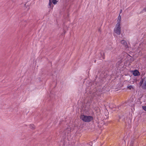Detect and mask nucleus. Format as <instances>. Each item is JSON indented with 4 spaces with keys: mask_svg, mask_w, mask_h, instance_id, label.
I'll use <instances>...</instances> for the list:
<instances>
[{
    "mask_svg": "<svg viewBox=\"0 0 146 146\" xmlns=\"http://www.w3.org/2000/svg\"><path fill=\"white\" fill-rule=\"evenodd\" d=\"M121 17H119L117 20V23L114 29V32L118 35H120L121 33Z\"/></svg>",
    "mask_w": 146,
    "mask_h": 146,
    "instance_id": "1",
    "label": "nucleus"
},
{
    "mask_svg": "<svg viewBox=\"0 0 146 146\" xmlns=\"http://www.w3.org/2000/svg\"><path fill=\"white\" fill-rule=\"evenodd\" d=\"M81 119L83 121L86 122H89L93 119V117L90 116L82 115L80 117Z\"/></svg>",
    "mask_w": 146,
    "mask_h": 146,
    "instance_id": "2",
    "label": "nucleus"
},
{
    "mask_svg": "<svg viewBox=\"0 0 146 146\" xmlns=\"http://www.w3.org/2000/svg\"><path fill=\"white\" fill-rule=\"evenodd\" d=\"M140 84L141 86L142 85V87L143 88L146 89V78H144L141 80Z\"/></svg>",
    "mask_w": 146,
    "mask_h": 146,
    "instance_id": "3",
    "label": "nucleus"
},
{
    "mask_svg": "<svg viewBox=\"0 0 146 146\" xmlns=\"http://www.w3.org/2000/svg\"><path fill=\"white\" fill-rule=\"evenodd\" d=\"M133 75L135 76H138L140 74L139 72L137 70H135L133 71Z\"/></svg>",
    "mask_w": 146,
    "mask_h": 146,
    "instance_id": "4",
    "label": "nucleus"
},
{
    "mask_svg": "<svg viewBox=\"0 0 146 146\" xmlns=\"http://www.w3.org/2000/svg\"><path fill=\"white\" fill-rule=\"evenodd\" d=\"M127 88L129 90H131L133 88V86L131 85H128L127 87Z\"/></svg>",
    "mask_w": 146,
    "mask_h": 146,
    "instance_id": "5",
    "label": "nucleus"
},
{
    "mask_svg": "<svg viewBox=\"0 0 146 146\" xmlns=\"http://www.w3.org/2000/svg\"><path fill=\"white\" fill-rule=\"evenodd\" d=\"M121 42L122 44L124 45H125L126 44V41L124 40H121Z\"/></svg>",
    "mask_w": 146,
    "mask_h": 146,
    "instance_id": "6",
    "label": "nucleus"
},
{
    "mask_svg": "<svg viewBox=\"0 0 146 146\" xmlns=\"http://www.w3.org/2000/svg\"><path fill=\"white\" fill-rule=\"evenodd\" d=\"M30 127L31 128L33 129H34L35 128V125L33 124H31L30 126Z\"/></svg>",
    "mask_w": 146,
    "mask_h": 146,
    "instance_id": "7",
    "label": "nucleus"
},
{
    "mask_svg": "<svg viewBox=\"0 0 146 146\" xmlns=\"http://www.w3.org/2000/svg\"><path fill=\"white\" fill-rule=\"evenodd\" d=\"M57 1L56 0H52V2L55 5L57 3Z\"/></svg>",
    "mask_w": 146,
    "mask_h": 146,
    "instance_id": "8",
    "label": "nucleus"
},
{
    "mask_svg": "<svg viewBox=\"0 0 146 146\" xmlns=\"http://www.w3.org/2000/svg\"><path fill=\"white\" fill-rule=\"evenodd\" d=\"M142 108L143 110L145 111H146V106H143Z\"/></svg>",
    "mask_w": 146,
    "mask_h": 146,
    "instance_id": "9",
    "label": "nucleus"
},
{
    "mask_svg": "<svg viewBox=\"0 0 146 146\" xmlns=\"http://www.w3.org/2000/svg\"><path fill=\"white\" fill-rule=\"evenodd\" d=\"M85 146H91L90 144H88Z\"/></svg>",
    "mask_w": 146,
    "mask_h": 146,
    "instance_id": "10",
    "label": "nucleus"
},
{
    "mask_svg": "<svg viewBox=\"0 0 146 146\" xmlns=\"http://www.w3.org/2000/svg\"><path fill=\"white\" fill-rule=\"evenodd\" d=\"M51 4H52V2L50 1L49 3V5L50 6Z\"/></svg>",
    "mask_w": 146,
    "mask_h": 146,
    "instance_id": "11",
    "label": "nucleus"
},
{
    "mask_svg": "<svg viewBox=\"0 0 146 146\" xmlns=\"http://www.w3.org/2000/svg\"><path fill=\"white\" fill-rule=\"evenodd\" d=\"M143 11H144L146 12V7L143 9Z\"/></svg>",
    "mask_w": 146,
    "mask_h": 146,
    "instance_id": "12",
    "label": "nucleus"
},
{
    "mask_svg": "<svg viewBox=\"0 0 146 146\" xmlns=\"http://www.w3.org/2000/svg\"><path fill=\"white\" fill-rule=\"evenodd\" d=\"M122 11V10H120V13H121Z\"/></svg>",
    "mask_w": 146,
    "mask_h": 146,
    "instance_id": "13",
    "label": "nucleus"
}]
</instances>
